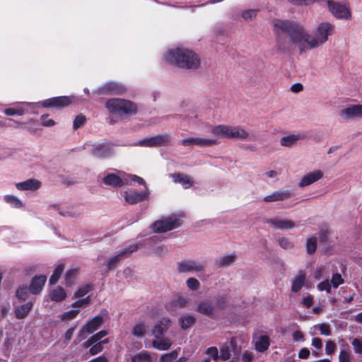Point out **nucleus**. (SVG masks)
I'll use <instances>...</instances> for the list:
<instances>
[{
  "mask_svg": "<svg viewBox=\"0 0 362 362\" xmlns=\"http://www.w3.org/2000/svg\"><path fill=\"white\" fill-rule=\"evenodd\" d=\"M274 31L277 33H287L290 42L284 44L280 36L277 37L279 49H288L294 45L300 54L319 47L313 35L308 33L305 26L298 22L275 18L272 21Z\"/></svg>",
  "mask_w": 362,
  "mask_h": 362,
  "instance_id": "1",
  "label": "nucleus"
},
{
  "mask_svg": "<svg viewBox=\"0 0 362 362\" xmlns=\"http://www.w3.org/2000/svg\"><path fill=\"white\" fill-rule=\"evenodd\" d=\"M163 58L167 63L181 68L197 69L200 65L199 57L193 51L184 47L168 49Z\"/></svg>",
  "mask_w": 362,
  "mask_h": 362,
  "instance_id": "2",
  "label": "nucleus"
},
{
  "mask_svg": "<svg viewBox=\"0 0 362 362\" xmlns=\"http://www.w3.org/2000/svg\"><path fill=\"white\" fill-rule=\"evenodd\" d=\"M211 133L218 137L235 139L247 141H256L258 137L253 133L248 132L241 126L218 124L211 129Z\"/></svg>",
  "mask_w": 362,
  "mask_h": 362,
  "instance_id": "3",
  "label": "nucleus"
},
{
  "mask_svg": "<svg viewBox=\"0 0 362 362\" xmlns=\"http://www.w3.org/2000/svg\"><path fill=\"white\" fill-rule=\"evenodd\" d=\"M105 184L114 186L120 187L125 185H131L132 182H137L139 185H145V180L137 175L127 174L123 171H119L117 174L110 173L107 175L103 178Z\"/></svg>",
  "mask_w": 362,
  "mask_h": 362,
  "instance_id": "4",
  "label": "nucleus"
},
{
  "mask_svg": "<svg viewBox=\"0 0 362 362\" xmlns=\"http://www.w3.org/2000/svg\"><path fill=\"white\" fill-rule=\"evenodd\" d=\"M226 304L225 297H218L214 300H203L199 302L196 310L209 317L214 316Z\"/></svg>",
  "mask_w": 362,
  "mask_h": 362,
  "instance_id": "5",
  "label": "nucleus"
},
{
  "mask_svg": "<svg viewBox=\"0 0 362 362\" xmlns=\"http://www.w3.org/2000/svg\"><path fill=\"white\" fill-rule=\"evenodd\" d=\"M181 224V218L178 215H172L157 220L151 225L153 233H163L178 228Z\"/></svg>",
  "mask_w": 362,
  "mask_h": 362,
  "instance_id": "6",
  "label": "nucleus"
},
{
  "mask_svg": "<svg viewBox=\"0 0 362 362\" xmlns=\"http://www.w3.org/2000/svg\"><path fill=\"white\" fill-rule=\"evenodd\" d=\"M105 107L112 114H129L136 111V106L132 102L119 98L108 100Z\"/></svg>",
  "mask_w": 362,
  "mask_h": 362,
  "instance_id": "7",
  "label": "nucleus"
},
{
  "mask_svg": "<svg viewBox=\"0 0 362 362\" xmlns=\"http://www.w3.org/2000/svg\"><path fill=\"white\" fill-rule=\"evenodd\" d=\"M334 33V26L329 22L320 23L314 30L313 36L319 47L326 43Z\"/></svg>",
  "mask_w": 362,
  "mask_h": 362,
  "instance_id": "8",
  "label": "nucleus"
},
{
  "mask_svg": "<svg viewBox=\"0 0 362 362\" xmlns=\"http://www.w3.org/2000/svg\"><path fill=\"white\" fill-rule=\"evenodd\" d=\"M327 5L329 11L335 18L344 20H350L351 18V13L347 4L328 0L327 1Z\"/></svg>",
  "mask_w": 362,
  "mask_h": 362,
  "instance_id": "9",
  "label": "nucleus"
},
{
  "mask_svg": "<svg viewBox=\"0 0 362 362\" xmlns=\"http://www.w3.org/2000/svg\"><path fill=\"white\" fill-rule=\"evenodd\" d=\"M104 322L103 317L101 315H98L93 318L87 320L86 324L79 330L77 339L82 341L86 338L88 334L95 332L102 325Z\"/></svg>",
  "mask_w": 362,
  "mask_h": 362,
  "instance_id": "10",
  "label": "nucleus"
},
{
  "mask_svg": "<svg viewBox=\"0 0 362 362\" xmlns=\"http://www.w3.org/2000/svg\"><path fill=\"white\" fill-rule=\"evenodd\" d=\"M160 237L153 235L146 240V244L150 245L148 255L151 256L163 257L170 251V247L165 244L160 243Z\"/></svg>",
  "mask_w": 362,
  "mask_h": 362,
  "instance_id": "11",
  "label": "nucleus"
},
{
  "mask_svg": "<svg viewBox=\"0 0 362 362\" xmlns=\"http://www.w3.org/2000/svg\"><path fill=\"white\" fill-rule=\"evenodd\" d=\"M144 189L141 192L124 191L122 197L124 201L129 204H136L139 202L147 200L150 196L151 191L146 184L143 185Z\"/></svg>",
  "mask_w": 362,
  "mask_h": 362,
  "instance_id": "12",
  "label": "nucleus"
},
{
  "mask_svg": "<svg viewBox=\"0 0 362 362\" xmlns=\"http://www.w3.org/2000/svg\"><path fill=\"white\" fill-rule=\"evenodd\" d=\"M204 264L196 260H185L178 262L177 270L179 273H197L204 270Z\"/></svg>",
  "mask_w": 362,
  "mask_h": 362,
  "instance_id": "13",
  "label": "nucleus"
},
{
  "mask_svg": "<svg viewBox=\"0 0 362 362\" xmlns=\"http://www.w3.org/2000/svg\"><path fill=\"white\" fill-rule=\"evenodd\" d=\"M171 137L168 134H158L140 141L138 145L146 147H153L167 145Z\"/></svg>",
  "mask_w": 362,
  "mask_h": 362,
  "instance_id": "14",
  "label": "nucleus"
},
{
  "mask_svg": "<svg viewBox=\"0 0 362 362\" xmlns=\"http://www.w3.org/2000/svg\"><path fill=\"white\" fill-rule=\"evenodd\" d=\"M340 117L344 120L362 118V105H351L340 110Z\"/></svg>",
  "mask_w": 362,
  "mask_h": 362,
  "instance_id": "15",
  "label": "nucleus"
},
{
  "mask_svg": "<svg viewBox=\"0 0 362 362\" xmlns=\"http://www.w3.org/2000/svg\"><path fill=\"white\" fill-rule=\"evenodd\" d=\"M267 223L272 228L281 230H288L296 227V223L293 221L279 217L271 218Z\"/></svg>",
  "mask_w": 362,
  "mask_h": 362,
  "instance_id": "16",
  "label": "nucleus"
},
{
  "mask_svg": "<svg viewBox=\"0 0 362 362\" xmlns=\"http://www.w3.org/2000/svg\"><path fill=\"white\" fill-rule=\"evenodd\" d=\"M126 91V88L116 82H109L99 88L95 93L100 94H121Z\"/></svg>",
  "mask_w": 362,
  "mask_h": 362,
  "instance_id": "17",
  "label": "nucleus"
},
{
  "mask_svg": "<svg viewBox=\"0 0 362 362\" xmlns=\"http://www.w3.org/2000/svg\"><path fill=\"white\" fill-rule=\"evenodd\" d=\"M324 173L320 170H316L304 175L298 182V187L303 188L309 186L323 177Z\"/></svg>",
  "mask_w": 362,
  "mask_h": 362,
  "instance_id": "18",
  "label": "nucleus"
},
{
  "mask_svg": "<svg viewBox=\"0 0 362 362\" xmlns=\"http://www.w3.org/2000/svg\"><path fill=\"white\" fill-rule=\"evenodd\" d=\"M171 325V322L168 317H162L154 325L151 330L152 335L155 338L162 337L168 331Z\"/></svg>",
  "mask_w": 362,
  "mask_h": 362,
  "instance_id": "19",
  "label": "nucleus"
},
{
  "mask_svg": "<svg viewBox=\"0 0 362 362\" xmlns=\"http://www.w3.org/2000/svg\"><path fill=\"white\" fill-rule=\"evenodd\" d=\"M72 103L71 98L67 96L55 97L45 100L42 102L45 107H64Z\"/></svg>",
  "mask_w": 362,
  "mask_h": 362,
  "instance_id": "20",
  "label": "nucleus"
},
{
  "mask_svg": "<svg viewBox=\"0 0 362 362\" xmlns=\"http://www.w3.org/2000/svg\"><path fill=\"white\" fill-rule=\"evenodd\" d=\"M42 183L37 179H28L23 182L16 183L15 186L19 191H36L40 188Z\"/></svg>",
  "mask_w": 362,
  "mask_h": 362,
  "instance_id": "21",
  "label": "nucleus"
},
{
  "mask_svg": "<svg viewBox=\"0 0 362 362\" xmlns=\"http://www.w3.org/2000/svg\"><path fill=\"white\" fill-rule=\"evenodd\" d=\"M292 196L290 190H279L274 191L270 194H268L263 198L265 202H281L288 199Z\"/></svg>",
  "mask_w": 362,
  "mask_h": 362,
  "instance_id": "22",
  "label": "nucleus"
},
{
  "mask_svg": "<svg viewBox=\"0 0 362 362\" xmlns=\"http://www.w3.org/2000/svg\"><path fill=\"white\" fill-rule=\"evenodd\" d=\"M48 296L52 302L60 303L67 298V293L62 286H57L49 290Z\"/></svg>",
  "mask_w": 362,
  "mask_h": 362,
  "instance_id": "23",
  "label": "nucleus"
},
{
  "mask_svg": "<svg viewBox=\"0 0 362 362\" xmlns=\"http://www.w3.org/2000/svg\"><path fill=\"white\" fill-rule=\"evenodd\" d=\"M47 281V276L45 275L35 276L33 278L30 285V291L33 294L40 293Z\"/></svg>",
  "mask_w": 362,
  "mask_h": 362,
  "instance_id": "24",
  "label": "nucleus"
},
{
  "mask_svg": "<svg viewBox=\"0 0 362 362\" xmlns=\"http://www.w3.org/2000/svg\"><path fill=\"white\" fill-rule=\"evenodd\" d=\"M235 344L233 339L226 341L220 346V358L228 360L231 356V351L235 349Z\"/></svg>",
  "mask_w": 362,
  "mask_h": 362,
  "instance_id": "25",
  "label": "nucleus"
},
{
  "mask_svg": "<svg viewBox=\"0 0 362 362\" xmlns=\"http://www.w3.org/2000/svg\"><path fill=\"white\" fill-rule=\"evenodd\" d=\"M252 343L257 351L264 352L269 348L270 345V339L268 336L261 335L254 338Z\"/></svg>",
  "mask_w": 362,
  "mask_h": 362,
  "instance_id": "26",
  "label": "nucleus"
},
{
  "mask_svg": "<svg viewBox=\"0 0 362 362\" xmlns=\"http://www.w3.org/2000/svg\"><path fill=\"white\" fill-rule=\"evenodd\" d=\"M171 178L175 183H180L185 189L191 187L194 184L193 179L187 175L175 173L170 175Z\"/></svg>",
  "mask_w": 362,
  "mask_h": 362,
  "instance_id": "27",
  "label": "nucleus"
},
{
  "mask_svg": "<svg viewBox=\"0 0 362 362\" xmlns=\"http://www.w3.org/2000/svg\"><path fill=\"white\" fill-rule=\"evenodd\" d=\"M33 306V303L31 301L16 306L14 310L15 317L18 320L25 319L32 310Z\"/></svg>",
  "mask_w": 362,
  "mask_h": 362,
  "instance_id": "28",
  "label": "nucleus"
},
{
  "mask_svg": "<svg viewBox=\"0 0 362 362\" xmlns=\"http://www.w3.org/2000/svg\"><path fill=\"white\" fill-rule=\"evenodd\" d=\"M78 273L79 268L76 267L66 271L64 276V285L66 287H71L75 285Z\"/></svg>",
  "mask_w": 362,
  "mask_h": 362,
  "instance_id": "29",
  "label": "nucleus"
},
{
  "mask_svg": "<svg viewBox=\"0 0 362 362\" xmlns=\"http://www.w3.org/2000/svg\"><path fill=\"white\" fill-rule=\"evenodd\" d=\"M305 279V273L300 272L291 281V291L294 293L298 292L304 286Z\"/></svg>",
  "mask_w": 362,
  "mask_h": 362,
  "instance_id": "30",
  "label": "nucleus"
},
{
  "mask_svg": "<svg viewBox=\"0 0 362 362\" xmlns=\"http://www.w3.org/2000/svg\"><path fill=\"white\" fill-rule=\"evenodd\" d=\"M172 345L171 340L168 338L158 337L152 341V346L159 351L168 350Z\"/></svg>",
  "mask_w": 362,
  "mask_h": 362,
  "instance_id": "31",
  "label": "nucleus"
},
{
  "mask_svg": "<svg viewBox=\"0 0 362 362\" xmlns=\"http://www.w3.org/2000/svg\"><path fill=\"white\" fill-rule=\"evenodd\" d=\"M303 136L300 134H293L284 136L280 139V144L285 147H291L295 145Z\"/></svg>",
  "mask_w": 362,
  "mask_h": 362,
  "instance_id": "32",
  "label": "nucleus"
},
{
  "mask_svg": "<svg viewBox=\"0 0 362 362\" xmlns=\"http://www.w3.org/2000/svg\"><path fill=\"white\" fill-rule=\"evenodd\" d=\"M179 325L183 329H187L191 327L196 322V317L191 314H186L182 315L179 320Z\"/></svg>",
  "mask_w": 362,
  "mask_h": 362,
  "instance_id": "33",
  "label": "nucleus"
},
{
  "mask_svg": "<svg viewBox=\"0 0 362 362\" xmlns=\"http://www.w3.org/2000/svg\"><path fill=\"white\" fill-rule=\"evenodd\" d=\"M148 325L145 321H139L136 322L132 328V334L136 337H142L145 335Z\"/></svg>",
  "mask_w": 362,
  "mask_h": 362,
  "instance_id": "34",
  "label": "nucleus"
},
{
  "mask_svg": "<svg viewBox=\"0 0 362 362\" xmlns=\"http://www.w3.org/2000/svg\"><path fill=\"white\" fill-rule=\"evenodd\" d=\"M111 153V147L105 144H98L95 146L92 150V153L98 157L107 156L110 155Z\"/></svg>",
  "mask_w": 362,
  "mask_h": 362,
  "instance_id": "35",
  "label": "nucleus"
},
{
  "mask_svg": "<svg viewBox=\"0 0 362 362\" xmlns=\"http://www.w3.org/2000/svg\"><path fill=\"white\" fill-rule=\"evenodd\" d=\"M236 258V255L234 254L226 255L216 259V262L218 267H226L232 264L235 261Z\"/></svg>",
  "mask_w": 362,
  "mask_h": 362,
  "instance_id": "36",
  "label": "nucleus"
},
{
  "mask_svg": "<svg viewBox=\"0 0 362 362\" xmlns=\"http://www.w3.org/2000/svg\"><path fill=\"white\" fill-rule=\"evenodd\" d=\"M4 200L11 206L16 209H21L23 207L22 201L17 197L11 194H6L4 197Z\"/></svg>",
  "mask_w": 362,
  "mask_h": 362,
  "instance_id": "37",
  "label": "nucleus"
},
{
  "mask_svg": "<svg viewBox=\"0 0 362 362\" xmlns=\"http://www.w3.org/2000/svg\"><path fill=\"white\" fill-rule=\"evenodd\" d=\"M317 247V238L315 236H310L305 240V250L309 255H313L315 252Z\"/></svg>",
  "mask_w": 362,
  "mask_h": 362,
  "instance_id": "38",
  "label": "nucleus"
},
{
  "mask_svg": "<svg viewBox=\"0 0 362 362\" xmlns=\"http://www.w3.org/2000/svg\"><path fill=\"white\" fill-rule=\"evenodd\" d=\"M80 313L79 309H72L69 311L64 312L62 315H59V318L65 323H68L69 321L74 320L78 317Z\"/></svg>",
  "mask_w": 362,
  "mask_h": 362,
  "instance_id": "39",
  "label": "nucleus"
},
{
  "mask_svg": "<svg viewBox=\"0 0 362 362\" xmlns=\"http://www.w3.org/2000/svg\"><path fill=\"white\" fill-rule=\"evenodd\" d=\"M132 362H153V358L149 352L142 351L132 358Z\"/></svg>",
  "mask_w": 362,
  "mask_h": 362,
  "instance_id": "40",
  "label": "nucleus"
},
{
  "mask_svg": "<svg viewBox=\"0 0 362 362\" xmlns=\"http://www.w3.org/2000/svg\"><path fill=\"white\" fill-rule=\"evenodd\" d=\"M64 264H59V265H57V267L55 268V269L54 270L52 274L51 275V276L49 278V284H55L59 281V280L64 272Z\"/></svg>",
  "mask_w": 362,
  "mask_h": 362,
  "instance_id": "41",
  "label": "nucleus"
},
{
  "mask_svg": "<svg viewBox=\"0 0 362 362\" xmlns=\"http://www.w3.org/2000/svg\"><path fill=\"white\" fill-rule=\"evenodd\" d=\"M126 252H120L115 256L110 257L106 262L107 270H111L115 268L118 262L124 257V254Z\"/></svg>",
  "mask_w": 362,
  "mask_h": 362,
  "instance_id": "42",
  "label": "nucleus"
},
{
  "mask_svg": "<svg viewBox=\"0 0 362 362\" xmlns=\"http://www.w3.org/2000/svg\"><path fill=\"white\" fill-rule=\"evenodd\" d=\"M218 144V141L214 138H202L197 137V146L199 147H210L215 146Z\"/></svg>",
  "mask_w": 362,
  "mask_h": 362,
  "instance_id": "43",
  "label": "nucleus"
},
{
  "mask_svg": "<svg viewBox=\"0 0 362 362\" xmlns=\"http://www.w3.org/2000/svg\"><path fill=\"white\" fill-rule=\"evenodd\" d=\"M90 285H83L80 286L74 293L73 298H85L88 296V293L91 291Z\"/></svg>",
  "mask_w": 362,
  "mask_h": 362,
  "instance_id": "44",
  "label": "nucleus"
},
{
  "mask_svg": "<svg viewBox=\"0 0 362 362\" xmlns=\"http://www.w3.org/2000/svg\"><path fill=\"white\" fill-rule=\"evenodd\" d=\"M258 12V9H246L242 11L241 16L245 21L250 22L256 18Z\"/></svg>",
  "mask_w": 362,
  "mask_h": 362,
  "instance_id": "45",
  "label": "nucleus"
},
{
  "mask_svg": "<svg viewBox=\"0 0 362 362\" xmlns=\"http://www.w3.org/2000/svg\"><path fill=\"white\" fill-rule=\"evenodd\" d=\"M90 304V298L89 296L85 298H79L78 300L74 301L71 306L74 308H85Z\"/></svg>",
  "mask_w": 362,
  "mask_h": 362,
  "instance_id": "46",
  "label": "nucleus"
},
{
  "mask_svg": "<svg viewBox=\"0 0 362 362\" xmlns=\"http://www.w3.org/2000/svg\"><path fill=\"white\" fill-rule=\"evenodd\" d=\"M29 292H30V287L28 288L26 286H21L16 290V296L21 300H25L28 298Z\"/></svg>",
  "mask_w": 362,
  "mask_h": 362,
  "instance_id": "47",
  "label": "nucleus"
},
{
  "mask_svg": "<svg viewBox=\"0 0 362 362\" xmlns=\"http://www.w3.org/2000/svg\"><path fill=\"white\" fill-rule=\"evenodd\" d=\"M108 342V339H105L103 340H101L100 341L95 343L92 345V346L90 348L89 353L90 355H95L100 351H102L103 349V344H107Z\"/></svg>",
  "mask_w": 362,
  "mask_h": 362,
  "instance_id": "48",
  "label": "nucleus"
},
{
  "mask_svg": "<svg viewBox=\"0 0 362 362\" xmlns=\"http://www.w3.org/2000/svg\"><path fill=\"white\" fill-rule=\"evenodd\" d=\"M26 110L23 107H9L6 108L4 110V112L8 116H13V115H23L25 113Z\"/></svg>",
  "mask_w": 362,
  "mask_h": 362,
  "instance_id": "49",
  "label": "nucleus"
},
{
  "mask_svg": "<svg viewBox=\"0 0 362 362\" xmlns=\"http://www.w3.org/2000/svg\"><path fill=\"white\" fill-rule=\"evenodd\" d=\"M280 247L284 250H291L294 247L293 243L287 238H281L278 240Z\"/></svg>",
  "mask_w": 362,
  "mask_h": 362,
  "instance_id": "50",
  "label": "nucleus"
},
{
  "mask_svg": "<svg viewBox=\"0 0 362 362\" xmlns=\"http://www.w3.org/2000/svg\"><path fill=\"white\" fill-rule=\"evenodd\" d=\"M206 354L208 355V356L217 362L220 358V355L218 354V349L216 346H211L208 348L206 350Z\"/></svg>",
  "mask_w": 362,
  "mask_h": 362,
  "instance_id": "51",
  "label": "nucleus"
},
{
  "mask_svg": "<svg viewBox=\"0 0 362 362\" xmlns=\"http://www.w3.org/2000/svg\"><path fill=\"white\" fill-rule=\"evenodd\" d=\"M186 284L189 289L192 291H197L200 287L199 281L194 277H190L187 279L186 281Z\"/></svg>",
  "mask_w": 362,
  "mask_h": 362,
  "instance_id": "52",
  "label": "nucleus"
},
{
  "mask_svg": "<svg viewBox=\"0 0 362 362\" xmlns=\"http://www.w3.org/2000/svg\"><path fill=\"white\" fill-rule=\"evenodd\" d=\"M343 283L344 279L341 277V274H334L332 275L330 284L334 288H337L339 285L342 284Z\"/></svg>",
  "mask_w": 362,
  "mask_h": 362,
  "instance_id": "53",
  "label": "nucleus"
},
{
  "mask_svg": "<svg viewBox=\"0 0 362 362\" xmlns=\"http://www.w3.org/2000/svg\"><path fill=\"white\" fill-rule=\"evenodd\" d=\"M86 117L82 115H79L78 116H76L73 122V127L74 129H77L78 128H80L81 126H83L85 122H86Z\"/></svg>",
  "mask_w": 362,
  "mask_h": 362,
  "instance_id": "54",
  "label": "nucleus"
},
{
  "mask_svg": "<svg viewBox=\"0 0 362 362\" xmlns=\"http://www.w3.org/2000/svg\"><path fill=\"white\" fill-rule=\"evenodd\" d=\"M197 119L198 115L194 111L189 112L184 117V120L187 121L189 124H195Z\"/></svg>",
  "mask_w": 362,
  "mask_h": 362,
  "instance_id": "55",
  "label": "nucleus"
},
{
  "mask_svg": "<svg viewBox=\"0 0 362 362\" xmlns=\"http://www.w3.org/2000/svg\"><path fill=\"white\" fill-rule=\"evenodd\" d=\"M197 137H188L180 141V144L184 146H197Z\"/></svg>",
  "mask_w": 362,
  "mask_h": 362,
  "instance_id": "56",
  "label": "nucleus"
},
{
  "mask_svg": "<svg viewBox=\"0 0 362 362\" xmlns=\"http://www.w3.org/2000/svg\"><path fill=\"white\" fill-rule=\"evenodd\" d=\"M351 358V354L349 351L342 350L339 353V362H349Z\"/></svg>",
  "mask_w": 362,
  "mask_h": 362,
  "instance_id": "57",
  "label": "nucleus"
},
{
  "mask_svg": "<svg viewBox=\"0 0 362 362\" xmlns=\"http://www.w3.org/2000/svg\"><path fill=\"white\" fill-rule=\"evenodd\" d=\"M141 245L140 243H134V244H131L128 246V247L122 250L121 252H126L124 254V257L127 256V255H129L130 254H132V252L136 251L139 246Z\"/></svg>",
  "mask_w": 362,
  "mask_h": 362,
  "instance_id": "58",
  "label": "nucleus"
},
{
  "mask_svg": "<svg viewBox=\"0 0 362 362\" xmlns=\"http://www.w3.org/2000/svg\"><path fill=\"white\" fill-rule=\"evenodd\" d=\"M317 288L320 291H325L326 292L329 293L331 291L332 285L328 280H326L318 284Z\"/></svg>",
  "mask_w": 362,
  "mask_h": 362,
  "instance_id": "59",
  "label": "nucleus"
},
{
  "mask_svg": "<svg viewBox=\"0 0 362 362\" xmlns=\"http://www.w3.org/2000/svg\"><path fill=\"white\" fill-rule=\"evenodd\" d=\"M314 302V298L311 295L304 296L301 300V304L305 308H310Z\"/></svg>",
  "mask_w": 362,
  "mask_h": 362,
  "instance_id": "60",
  "label": "nucleus"
},
{
  "mask_svg": "<svg viewBox=\"0 0 362 362\" xmlns=\"http://www.w3.org/2000/svg\"><path fill=\"white\" fill-rule=\"evenodd\" d=\"M320 332L322 335L329 336L331 334L329 325L326 323H322L317 325Z\"/></svg>",
  "mask_w": 362,
  "mask_h": 362,
  "instance_id": "61",
  "label": "nucleus"
},
{
  "mask_svg": "<svg viewBox=\"0 0 362 362\" xmlns=\"http://www.w3.org/2000/svg\"><path fill=\"white\" fill-rule=\"evenodd\" d=\"M336 350V345L332 341H327L325 345V352L327 355H332Z\"/></svg>",
  "mask_w": 362,
  "mask_h": 362,
  "instance_id": "62",
  "label": "nucleus"
},
{
  "mask_svg": "<svg viewBox=\"0 0 362 362\" xmlns=\"http://www.w3.org/2000/svg\"><path fill=\"white\" fill-rule=\"evenodd\" d=\"M351 344L353 345L354 351L356 354H362V342L359 339H354L352 341Z\"/></svg>",
  "mask_w": 362,
  "mask_h": 362,
  "instance_id": "63",
  "label": "nucleus"
},
{
  "mask_svg": "<svg viewBox=\"0 0 362 362\" xmlns=\"http://www.w3.org/2000/svg\"><path fill=\"white\" fill-rule=\"evenodd\" d=\"M107 334V332L106 331L102 330V331H100L98 333L93 334L90 337L93 339V342L95 344V343L100 341L101 339L103 337H105Z\"/></svg>",
  "mask_w": 362,
  "mask_h": 362,
  "instance_id": "64",
  "label": "nucleus"
}]
</instances>
